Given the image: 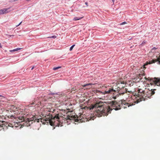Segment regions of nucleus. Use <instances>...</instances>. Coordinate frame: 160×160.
<instances>
[{"instance_id":"nucleus-4","label":"nucleus","mask_w":160,"mask_h":160,"mask_svg":"<svg viewBox=\"0 0 160 160\" xmlns=\"http://www.w3.org/2000/svg\"><path fill=\"white\" fill-rule=\"evenodd\" d=\"M100 93L102 94H114V92H115V90H113L112 88H109L108 90L107 89L105 91H104L103 92H102L101 91H99Z\"/></svg>"},{"instance_id":"nucleus-26","label":"nucleus","mask_w":160,"mask_h":160,"mask_svg":"<svg viewBox=\"0 0 160 160\" xmlns=\"http://www.w3.org/2000/svg\"><path fill=\"white\" fill-rule=\"evenodd\" d=\"M0 47L1 48H2V46H1V43H0Z\"/></svg>"},{"instance_id":"nucleus-3","label":"nucleus","mask_w":160,"mask_h":160,"mask_svg":"<svg viewBox=\"0 0 160 160\" xmlns=\"http://www.w3.org/2000/svg\"><path fill=\"white\" fill-rule=\"evenodd\" d=\"M138 92L139 93V95L142 96V98H140L139 99H138L136 101H134V102L135 103H138L140 102L142 100H144V96L145 95V91L142 90V89H139L138 90Z\"/></svg>"},{"instance_id":"nucleus-8","label":"nucleus","mask_w":160,"mask_h":160,"mask_svg":"<svg viewBox=\"0 0 160 160\" xmlns=\"http://www.w3.org/2000/svg\"><path fill=\"white\" fill-rule=\"evenodd\" d=\"M158 62V63L159 64H160V58H158L156 60H152L149 61L148 62V63L149 64H151L153 63H154L155 62Z\"/></svg>"},{"instance_id":"nucleus-9","label":"nucleus","mask_w":160,"mask_h":160,"mask_svg":"<svg viewBox=\"0 0 160 160\" xmlns=\"http://www.w3.org/2000/svg\"><path fill=\"white\" fill-rule=\"evenodd\" d=\"M8 8H3V9L0 10V15L8 12L7 11L8 10Z\"/></svg>"},{"instance_id":"nucleus-12","label":"nucleus","mask_w":160,"mask_h":160,"mask_svg":"<svg viewBox=\"0 0 160 160\" xmlns=\"http://www.w3.org/2000/svg\"><path fill=\"white\" fill-rule=\"evenodd\" d=\"M82 17L78 18L77 17H75L73 19V20L74 21H77L78 20H79L81 19Z\"/></svg>"},{"instance_id":"nucleus-21","label":"nucleus","mask_w":160,"mask_h":160,"mask_svg":"<svg viewBox=\"0 0 160 160\" xmlns=\"http://www.w3.org/2000/svg\"><path fill=\"white\" fill-rule=\"evenodd\" d=\"M146 43V41H143L142 43H141V44H145V43Z\"/></svg>"},{"instance_id":"nucleus-6","label":"nucleus","mask_w":160,"mask_h":160,"mask_svg":"<svg viewBox=\"0 0 160 160\" xmlns=\"http://www.w3.org/2000/svg\"><path fill=\"white\" fill-rule=\"evenodd\" d=\"M34 119V118H27L26 120V125L28 126H30L31 124L32 123V121Z\"/></svg>"},{"instance_id":"nucleus-15","label":"nucleus","mask_w":160,"mask_h":160,"mask_svg":"<svg viewBox=\"0 0 160 160\" xmlns=\"http://www.w3.org/2000/svg\"><path fill=\"white\" fill-rule=\"evenodd\" d=\"M49 95H52L54 97H56V96L58 95V93H51L49 94Z\"/></svg>"},{"instance_id":"nucleus-1","label":"nucleus","mask_w":160,"mask_h":160,"mask_svg":"<svg viewBox=\"0 0 160 160\" xmlns=\"http://www.w3.org/2000/svg\"><path fill=\"white\" fill-rule=\"evenodd\" d=\"M134 104L133 103L132 104H129L128 103H126L124 101L122 102V101H119L118 102H117L116 101L113 102L111 103L112 108H111L110 107L108 108V112L111 111L113 109L115 110H118L120 109L121 108H126V106H128V107H129L130 106Z\"/></svg>"},{"instance_id":"nucleus-5","label":"nucleus","mask_w":160,"mask_h":160,"mask_svg":"<svg viewBox=\"0 0 160 160\" xmlns=\"http://www.w3.org/2000/svg\"><path fill=\"white\" fill-rule=\"evenodd\" d=\"M152 82L154 84L158 86H160V78H155L152 79Z\"/></svg>"},{"instance_id":"nucleus-7","label":"nucleus","mask_w":160,"mask_h":160,"mask_svg":"<svg viewBox=\"0 0 160 160\" xmlns=\"http://www.w3.org/2000/svg\"><path fill=\"white\" fill-rule=\"evenodd\" d=\"M67 119L70 120H74L75 121H77L78 120L77 117L73 115L67 116Z\"/></svg>"},{"instance_id":"nucleus-22","label":"nucleus","mask_w":160,"mask_h":160,"mask_svg":"<svg viewBox=\"0 0 160 160\" xmlns=\"http://www.w3.org/2000/svg\"><path fill=\"white\" fill-rule=\"evenodd\" d=\"M2 123V122H0V126L1 127H2V124H1V123Z\"/></svg>"},{"instance_id":"nucleus-18","label":"nucleus","mask_w":160,"mask_h":160,"mask_svg":"<svg viewBox=\"0 0 160 160\" xmlns=\"http://www.w3.org/2000/svg\"><path fill=\"white\" fill-rule=\"evenodd\" d=\"M75 46V45L74 44L72 45V46H71L69 48V50L71 51Z\"/></svg>"},{"instance_id":"nucleus-17","label":"nucleus","mask_w":160,"mask_h":160,"mask_svg":"<svg viewBox=\"0 0 160 160\" xmlns=\"http://www.w3.org/2000/svg\"><path fill=\"white\" fill-rule=\"evenodd\" d=\"M61 68V67H60V66H59V67H55L54 68H53V69L54 70H56L59 68Z\"/></svg>"},{"instance_id":"nucleus-32","label":"nucleus","mask_w":160,"mask_h":160,"mask_svg":"<svg viewBox=\"0 0 160 160\" xmlns=\"http://www.w3.org/2000/svg\"><path fill=\"white\" fill-rule=\"evenodd\" d=\"M1 96H2V95H0V97H1Z\"/></svg>"},{"instance_id":"nucleus-31","label":"nucleus","mask_w":160,"mask_h":160,"mask_svg":"<svg viewBox=\"0 0 160 160\" xmlns=\"http://www.w3.org/2000/svg\"><path fill=\"white\" fill-rule=\"evenodd\" d=\"M112 1L114 3V0H112Z\"/></svg>"},{"instance_id":"nucleus-2","label":"nucleus","mask_w":160,"mask_h":160,"mask_svg":"<svg viewBox=\"0 0 160 160\" xmlns=\"http://www.w3.org/2000/svg\"><path fill=\"white\" fill-rule=\"evenodd\" d=\"M62 118V117H59L58 115H57L54 117L53 118L50 119L48 118H46L45 121L48 124L49 123L51 126H52L54 125V122L56 120L58 122H61V119Z\"/></svg>"},{"instance_id":"nucleus-23","label":"nucleus","mask_w":160,"mask_h":160,"mask_svg":"<svg viewBox=\"0 0 160 160\" xmlns=\"http://www.w3.org/2000/svg\"><path fill=\"white\" fill-rule=\"evenodd\" d=\"M85 4L87 6H88V3L87 2H85Z\"/></svg>"},{"instance_id":"nucleus-11","label":"nucleus","mask_w":160,"mask_h":160,"mask_svg":"<svg viewBox=\"0 0 160 160\" xmlns=\"http://www.w3.org/2000/svg\"><path fill=\"white\" fill-rule=\"evenodd\" d=\"M157 49V48L154 47L152 49L151 51V52L152 53H155L156 52L155 51Z\"/></svg>"},{"instance_id":"nucleus-24","label":"nucleus","mask_w":160,"mask_h":160,"mask_svg":"<svg viewBox=\"0 0 160 160\" xmlns=\"http://www.w3.org/2000/svg\"><path fill=\"white\" fill-rule=\"evenodd\" d=\"M37 120V121L38 122H39V119H35V120Z\"/></svg>"},{"instance_id":"nucleus-27","label":"nucleus","mask_w":160,"mask_h":160,"mask_svg":"<svg viewBox=\"0 0 160 160\" xmlns=\"http://www.w3.org/2000/svg\"><path fill=\"white\" fill-rule=\"evenodd\" d=\"M22 23V21H21L18 24L20 25Z\"/></svg>"},{"instance_id":"nucleus-16","label":"nucleus","mask_w":160,"mask_h":160,"mask_svg":"<svg viewBox=\"0 0 160 160\" xmlns=\"http://www.w3.org/2000/svg\"><path fill=\"white\" fill-rule=\"evenodd\" d=\"M155 89H154L153 91H149V92H150V93H151V94L152 95H153L155 93V92L154 90H155Z\"/></svg>"},{"instance_id":"nucleus-25","label":"nucleus","mask_w":160,"mask_h":160,"mask_svg":"<svg viewBox=\"0 0 160 160\" xmlns=\"http://www.w3.org/2000/svg\"><path fill=\"white\" fill-rule=\"evenodd\" d=\"M34 68V66H33L31 70H32Z\"/></svg>"},{"instance_id":"nucleus-19","label":"nucleus","mask_w":160,"mask_h":160,"mask_svg":"<svg viewBox=\"0 0 160 160\" xmlns=\"http://www.w3.org/2000/svg\"><path fill=\"white\" fill-rule=\"evenodd\" d=\"M56 37H57L55 35H53L50 37H49V38H55Z\"/></svg>"},{"instance_id":"nucleus-28","label":"nucleus","mask_w":160,"mask_h":160,"mask_svg":"<svg viewBox=\"0 0 160 160\" xmlns=\"http://www.w3.org/2000/svg\"><path fill=\"white\" fill-rule=\"evenodd\" d=\"M19 25V24H18L17 25H16V27H18V26Z\"/></svg>"},{"instance_id":"nucleus-29","label":"nucleus","mask_w":160,"mask_h":160,"mask_svg":"<svg viewBox=\"0 0 160 160\" xmlns=\"http://www.w3.org/2000/svg\"><path fill=\"white\" fill-rule=\"evenodd\" d=\"M31 0H26V1H27V2H28L30 1Z\"/></svg>"},{"instance_id":"nucleus-10","label":"nucleus","mask_w":160,"mask_h":160,"mask_svg":"<svg viewBox=\"0 0 160 160\" xmlns=\"http://www.w3.org/2000/svg\"><path fill=\"white\" fill-rule=\"evenodd\" d=\"M93 84L92 83H89L84 85L83 86V87H86L87 89H89L92 87V85Z\"/></svg>"},{"instance_id":"nucleus-30","label":"nucleus","mask_w":160,"mask_h":160,"mask_svg":"<svg viewBox=\"0 0 160 160\" xmlns=\"http://www.w3.org/2000/svg\"><path fill=\"white\" fill-rule=\"evenodd\" d=\"M43 121H45V123H45V124H46V123H47V122H46V121H45V120H43Z\"/></svg>"},{"instance_id":"nucleus-14","label":"nucleus","mask_w":160,"mask_h":160,"mask_svg":"<svg viewBox=\"0 0 160 160\" xmlns=\"http://www.w3.org/2000/svg\"><path fill=\"white\" fill-rule=\"evenodd\" d=\"M99 108H100V110H99L98 109L97 110L98 111H99L98 113H101V112L103 111V108L102 107H99Z\"/></svg>"},{"instance_id":"nucleus-20","label":"nucleus","mask_w":160,"mask_h":160,"mask_svg":"<svg viewBox=\"0 0 160 160\" xmlns=\"http://www.w3.org/2000/svg\"><path fill=\"white\" fill-rule=\"evenodd\" d=\"M126 23H127V22H122L120 24V25H124V24H126Z\"/></svg>"},{"instance_id":"nucleus-13","label":"nucleus","mask_w":160,"mask_h":160,"mask_svg":"<svg viewBox=\"0 0 160 160\" xmlns=\"http://www.w3.org/2000/svg\"><path fill=\"white\" fill-rule=\"evenodd\" d=\"M21 48H15V49H14L12 50H10V51L11 52H12V51H13V52H15V51H17L18 50H20Z\"/></svg>"}]
</instances>
